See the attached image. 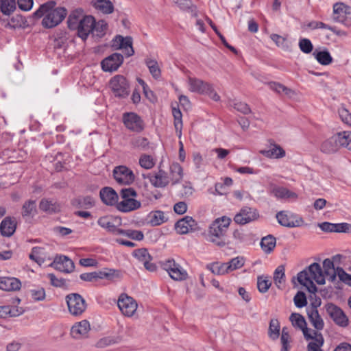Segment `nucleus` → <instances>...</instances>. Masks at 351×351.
Instances as JSON below:
<instances>
[{"instance_id":"nucleus-10","label":"nucleus","mask_w":351,"mask_h":351,"mask_svg":"<svg viewBox=\"0 0 351 351\" xmlns=\"http://www.w3.org/2000/svg\"><path fill=\"white\" fill-rule=\"evenodd\" d=\"M117 305L123 315L127 317L133 316L138 307L136 300L125 293L121 294L119 297Z\"/></svg>"},{"instance_id":"nucleus-21","label":"nucleus","mask_w":351,"mask_h":351,"mask_svg":"<svg viewBox=\"0 0 351 351\" xmlns=\"http://www.w3.org/2000/svg\"><path fill=\"white\" fill-rule=\"evenodd\" d=\"M90 330V325L88 320L84 319L76 322L71 329L72 337L76 339L86 337Z\"/></svg>"},{"instance_id":"nucleus-22","label":"nucleus","mask_w":351,"mask_h":351,"mask_svg":"<svg viewBox=\"0 0 351 351\" xmlns=\"http://www.w3.org/2000/svg\"><path fill=\"white\" fill-rule=\"evenodd\" d=\"M51 265L57 270L64 273H71L74 270V263L66 256H59L55 258Z\"/></svg>"},{"instance_id":"nucleus-50","label":"nucleus","mask_w":351,"mask_h":351,"mask_svg":"<svg viewBox=\"0 0 351 351\" xmlns=\"http://www.w3.org/2000/svg\"><path fill=\"white\" fill-rule=\"evenodd\" d=\"M82 10H77L71 13L67 20L68 26L70 29H74L78 27V24L82 19Z\"/></svg>"},{"instance_id":"nucleus-63","label":"nucleus","mask_w":351,"mask_h":351,"mask_svg":"<svg viewBox=\"0 0 351 351\" xmlns=\"http://www.w3.org/2000/svg\"><path fill=\"white\" fill-rule=\"evenodd\" d=\"M300 49L304 53H309L313 51V46L308 38H302L299 40Z\"/></svg>"},{"instance_id":"nucleus-61","label":"nucleus","mask_w":351,"mask_h":351,"mask_svg":"<svg viewBox=\"0 0 351 351\" xmlns=\"http://www.w3.org/2000/svg\"><path fill=\"white\" fill-rule=\"evenodd\" d=\"M337 276L339 277L340 280L347 283L350 274H347L343 268L337 267L331 276V280L334 281Z\"/></svg>"},{"instance_id":"nucleus-16","label":"nucleus","mask_w":351,"mask_h":351,"mask_svg":"<svg viewBox=\"0 0 351 351\" xmlns=\"http://www.w3.org/2000/svg\"><path fill=\"white\" fill-rule=\"evenodd\" d=\"M123 57L118 53H112L104 59L101 62L102 69L106 72H112L117 71L122 64Z\"/></svg>"},{"instance_id":"nucleus-46","label":"nucleus","mask_w":351,"mask_h":351,"mask_svg":"<svg viewBox=\"0 0 351 351\" xmlns=\"http://www.w3.org/2000/svg\"><path fill=\"white\" fill-rule=\"evenodd\" d=\"M74 204H76L78 207L85 209H88L94 206L95 205V199L91 196H84L79 197L75 199Z\"/></svg>"},{"instance_id":"nucleus-34","label":"nucleus","mask_w":351,"mask_h":351,"mask_svg":"<svg viewBox=\"0 0 351 351\" xmlns=\"http://www.w3.org/2000/svg\"><path fill=\"white\" fill-rule=\"evenodd\" d=\"M184 171L182 166L178 162H173L169 167V182L172 184H178L183 178Z\"/></svg>"},{"instance_id":"nucleus-32","label":"nucleus","mask_w":351,"mask_h":351,"mask_svg":"<svg viewBox=\"0 0 351 351\" xmlns=\"http://www.w3.org/2000/svg\"><path fill=\"white\" fill-rule=\"evenodd\" d=\"M338 139L339 134L337 133L336 135L324 141L321 145V151L326 154H330L337 151L340 147Z\"/></svg>"},{"instance_id":"nucleus-42","label":"nucleus","mask_w":351,"mask_h":351,"mask_svg":"<svg viewBox=\"0 0 351 351\" xmlns=\"http://www.w3.org/2000/svg\"><path fill=\"white\" fill-rule=\"evenodd\" d=\"M97 276L99 279L113 280L120 277V271L114 269L104 268L103 270L97 272Z\"/></svg>"},{"instance_id":"nucleus-8","label":"nucleus","mask_w":351,"mask_h":351,"mask_svg":"<svg viewBox=\"0 0 351 351\" xmlns=\"http://www.w3.org/2000/svg\"><path fill=\"white\" fill-rule=\"evenodd\" d=\"M122 121L125 127L131 132L140 133L145 129V123L141 117L135 112H125L122 115Z\"/></svg>"},{"instance_id":"nucleus-17","label":"nucleus","mask_w":351,"mask_h":351,"mask_svg":"<svg viewBox=\"0 0 351 351\" xmlns=\"http://www.w3.org/2000/svg\"><path fill=\"white\" fill-rule=\"evenodd\" d=\"M112 47L115 49H123L127 56H131L134 51L132 47V38L130 36L123 37L118 35L112 40Z\"/></svg>"},{"instance_id":"nucleus-15","label":"nucleus","mask_w":351,"mask_h":351,"mask_svg":"<svg viewBox=\"0 0 351 351\" xmlns=\"http://www.w3.org/2000/svg\"><path fill=\"white\" fill-rule=\"evenodd\" d=\"M95 24V18L91 15L84 16L78 24L77 35L83 40H86L90 34H92Z\"/></svg>"},{"instance_id":"nucleus-48","label":"nucleus","mask_w":351,"mask_h":351,"mask_svg":"<svg viewBox=\"0 0 351 351\" xmlns=\"http://www.w3.org/2000/svg\"><path fill=\"white\" fill-rule=\"evenodd\" d=\"M280 323L278 319H272L270 320L268 335L272 340H276L278 339L280 335Z\"/></svg>"},{"instance_id":"nucleus-9","label":"nucleus","mask_w":351,"mask_h":351,"mask_svg":"<svg viewBox=\"0 0 351 351\" xmlns=\"http://www.w3.org/2000/svg\"><path fill=\"white\" fill-rule=\"evenodd\" d=\"M303 335L305 340L309 341L307 351H324L322 347L324 343V339L321 332L310 328L306 329Z\"/></svg>"},{"instance_id":"nucleus-1","label":"nucleus","mask_w":351,"mask_h":351,"mask_svg":"<svg viewBox=\"0 0 351 351\" xmlns=\"http://www.w3.org/2000/svg\"><path fill=\"white\" fill-rule=\"evenodd\" d=\"M53 1H47L40 5L34 12V17L43 18L42 25L45 28H53L58 25L65 19L67 10L62 7H56Z\"/></svg>"},{"instance_id":"nucleus-4","label":"nucleus","mask_w":351,"mask_h":351,"mask_svg":"<svg viewBox=\"0 0 351 351\" xmlns=\"http://www.w3.org/2000/svg\"><path fill=\"white\" fill-rule=\"evenodd\" d=\"M121 201H118L117 209L122 213H130L141 208V203L136 199L137 193L131 187L120 191Z\"/></svg>"},{"instance_id":"nucleus-30","label":"nucleus","mask_w":351,"mask_h":351,"mask_svg":"<svg viewBox=\"0 0 351 351\" xmlns=\"http://www.w3.org/2000/svg\"><path fill=\"white\" fill-rule=\"evenodd\" d=\"M261 154L269 158H282L285 156V151L277 144H271L267 149L261 150Z\"/></svg>"},{"instance_id":"nucleus-38","label":"nucleus","mask_w":351,"mask_h":351,"mask_svg":"<svg viewBox=\"0 0 351 351\" xmlns=\"http://www.w3.org/2000/svg\"><path fill=\"white\" fill-rule=\"evenodd\" d=\"M36 213L37 210L35 200L29 199L23 204L21 210L23 217L32 218Z\"/></svg>"},{"instance_id":"nucleus-31","label":"nucleus","mask_w":351,"mask_h":351,"mask_svg":"<svg viewBox=\"0 0 351 351\" xmlns=\"http://www.w3.org/2000/svg\"><path fill=\"white\" fill-rule=\"evenodd\" d=\"M93 8L104 14H110L114 12V7L110 0H92Z\"/></svg>"},{"instance_id":"nucleus-27","label":"nucleus","mask_w":351,"mask_h":351,"mask_svg":"<svg viewBox=\"0 0 351 351\" xmlns=\"http://www.w3.org/2000/svg\"><path fill=\"white\" fill-rule=\"evenodd\" d=\"M333 14L335 21L343 23L351 14V8L343 3H336L333 5Z\"/></svg>"},{"instance_id":"nucleus-18","label":"nucleus","mask_w":351,"mask_h":351,"mask_svg":"<svg viewBox=\"0 0 351 351\" xmlns=\"http://www.w3.org/2000/svg\"><path fill=\"white\" fill-rule=\"evenodd\" d=\"M145 179H148L154 186L156 188H163L169 184V178L167 172L163 170H159L155 173L143 174Z\"/></svg>"},{"instance_id":"nucleus-58","label":"nucleus","mask_w":351,"mask_h":351,"mask_svg":"<svg viewBox=\"0 0 351 351\" xmlns=\"http://www.w3.org/2000/svg\"><path fill=\"white\" fill-rule=\"evenodd\" d=\"M29 294L34 301H43L45 298V291L43 287H37L29 291Z\"/></svg>"},{"instance_id":"nucleus-11","label":"nucleus","mask_w":351,"mask_h":351,"mask_svg":"<svg viewBox=\"0 0 351 351\" xmlns=\"http://www.w3.org/2000/svg\"><path fill=\"white\" fill-rule=\"evenodd\" d=\"M110 87L116 97H125L129 94V85L126 78L122 75H116L110 81Z\"/></svg>"},{"instance_id":"nucleus-26","label":"nucleus","mask_w":351,"mask_h":351,"mask_svg":"<svg viewBox=\"0 0 351 351\" xmlns=\"http://www.w3.org/2000/svg\"><path fill=\"white\" fill-rule=\"evenodd\" d=\"M195 226V221L191 217L186 216L176 222L175 228L178 233L184 234L193 231Z\"/></svg>"},{"instance_id":"nucleus-41","label":"nucleus","mask_w":351,"mask_h":351,"mask_svg":"<svg viewBox=\"0 0 351 351\" xmlns=\"http://www.w3.org/2000/svg\"><path fill=\"white\" fill-rule=\"evenodd\" d=\"M206 268L215 275H225L230 273L226 263H213L207 265Z\"/></svg>"},{"instance_id":"nucleus-14","label":"nucleus","mask_w":351,"mask_h":351,"mask_svg":"<svg viewBox=\"0 0 351 351\" xmlns=\"http://www.w3.org/2000/svg\"><path fill=\"white\" fill-rule=\"evenodd\" d=\"M258 217L259 214L256 209L245 206L235 215L234 221L237 224L245 225L256 220Z\"/></svg>"},{"instance_id":"nucleus-59","label":"nucleus","mask_w":351,"mask_h":351,"mask_svg":"<svg viewBox=\"0 0 351 351\" xmlns=\"http://www.w3.org/2000/svg\"><path fill=\"white\" fill-rule=\"evenodd\" d=\"M131 144L134 147L145 149L149 146V141L147 138L137 136L132 140Z\"/></svg>"},{"instance_id":"nucleus-36","label":"nucleus","mask_w":351,"mask_h":351,"mask_svg":"<svg viewBox=\"0 0 351 351\" xmlns=\"http://www.w3.org/2000/svg\"><path fill=\"white\" fill-rule=\"evenodd\" d=\"M289 320L291 322L292 326L297 329L302 331L303 335L306 331V329H309L306 326V322L304 317L297 313H293L289 317Z\"/></svg>"},{"instance_id":"nucleus-23","label":"nucleus","mask_w":351,"mask_h":351,"mask_svg":"<svg viewBox=\"0 0 351 351\" xmlns=\"http://www.w3.org/2000/svg\"><path fill=\"white\" fill-rule=\"evenodd\" d=\"M307 316L311 324L315 328L316 331L322 330L324 327V322L316 306H311L306 308Z\"/></svg>"},{"instance_id":"nucleus-7","label":"nucleus","mask_w":351,"mask_h":351,"mask_svg":"<svg viewBox=\"0 0 351 351\" xmlns=\"http://www.w3.org/2000/svg\"><path fill=\"white\" fill-rule=\"evenodd\" d=\"M161 267L167 271L169 276L174 280H184L188 277L186 271L173 259H167L161 263Z\"/></svg>"},{"instance_id":"nucleus-56","label":"nucleus","mask_w":351,"mask_h":351,"mask_svg":"<svg viewBox=\"0 0 351 351\" xmlns=\"http://www.w3.org/2000/svg\"><path fill=\"white\" fill-rule=\"evenodd\" d=\"M271 285L269 277L259 276L257 279V287L261 293H266Z\"/></svg>"},{"instance_id":"nucleus-33","label":"nucleus","mask_w":351,"mask_h":351,"mask_svg":"<svg viewBox=\"0 0 351 351\" xmlns=\"http://www.w3.org/2000/svg\"><path fill=\"white\" fill-rule=\"evenodd\" d=\"M39 208L48 214H53L60 211V205L55 200L43 199L40 202Z\"/></svg>"},{"instance_id":"nucleus-60","label":"nucleus","mask_w":351,"mask_h":351,"mask_svg":"<svg viewBox=\"0 0 351 351\" xmlns=\"http://www.w3.org/2000/svg\"><path fill=\"white\" fill-rule=\"evenodd\" d=\"M268 86L271 90L278 93H284L285 95H288L292 93V90L290 88L278 82H269Z\"/></svg>"},{"instance_id":"nucleus-19","label":"nucleus","mask_w":351,"mask_h":351,"mask_svg":"<svg viewBox=\"0 0 351 351\" xmlns=\"http://www.w3.org/2000/svg\"><path fill=\"white\" fill-rule=\"evenodd\" d=\"M327 311L332 319L336 324L341 327H346L348 325V318L344 312L338 306L334 304L328 305Z\"/></svg>"},{"instance_id":"nucleus-54","label":"nucleus","mask_w":351,"mask_h":351,"mask_svg":"<svg viewBox=\"0 0 351 351\" xmlns=\"http://www.w3.org/2000/svg\"><path fill=\"white\" fill-rule=\"evenodd\" d=\"M138 162L142 168L145 169H151L154 167L156 160L150 155L143 154L140 156Z\"/></svg>"},{"instance_id":"nucleus-25","label":"nucleus","mask_w":351,"mask_h":351,"mask_svg":"<svg viewBox=\"0 0 351 351\" xmlns=\"http://www.w3.org/2000/svg\"><path fill=\"white\" fill-rule=\"evenodd\" d=\"M99 195L101 201L108 206H114L117 208V205L119 200V195L117 192L111 187H104L99 193Z\"/></svg>"},{"instance_id":"nucleus-64","label":"nucleus","mask_w":351,"mask_h":351,"mask_svg":"<svg viewBox=\"0 0 351 351\" xmlns=\"http://www.w3.org/2000/svg\"><path fill=\"white\" fill-rule=\"evenodd\" d=\"M339 115L341 121L351 127V113L345 108L339 109Z\"/></svg>"},{"instance_id":"nucleus-24","label":"nucleus","mask_w":351,"mask_h":351,"mask_svg":"<svg viewBox=\"0 0 351 351\" xmlns=\"http://www.w3.org/2000/svg\"><path fill=\"white\" fill-rule=\"evenodd\" d=\"M187 84L189 90L195 93L204 95L206 90H208L209 83L200 79L189 76L187 77Z\"/></svg>"},{"instance_id":"nucleus-39","label":"nucleus","mask_w":351,"mask_h":351,"mask_svg":"<svg viewBox=\"0 0 351 351\" xmlns=\"http://www.w3.org/2000/svg\"><path fill=\"white\" fill-rule=\"evenodd\" d=\"M172 114L174 118V127L176 130V132L179 138L182 136V114L179 108L173 107L172 108Z\"/></svg>"},{"instance_id":"nucleus-29","label":"nucleus","mask_w":351,"mask_h":351,"mask_svg":"<svg viewBox=\"0 0 351 351\" xmlns=\"http://www.w3.org/2000/svg\"><path fill=\"white\" fill-rule=\"evenodd\" d=\"M271 193L277 199H296L298 198L295 193L283 186H274L271 190Z\"/></svg>"},{"instance_id":"nucleus-5","label":"nucleus","mask_w":351,"mask_h":351,"mask_svg":"<svg viewBox=\"0 0 351 351\" xmlns=\"http://www.w3.org/2000/svg\"><path fill=\"white\" fill-rule=\"evenodd\" d=\"M66 302L69 313L73 317H80L87 308V303L85 299L80 294L72 293L68 294Z\"/></svg>"},{"instance_id":"nucleus-45","label":"nucleus","mask_w":351,"mask_h":351,"mask_svg":"<svg viewBox=\"0 0 351 351\" xmlns=\"http://www.w3.org/2000/svg\"><path fill=\"white\" fill-rule=\"evenodd\" d=\"M15 9V0H0V10L4 15H10Z\"/></svg>"},{"instance_id":"nucleus-40","label":"nucleus","mask_w":351,"mask_h":351,"mask_svg":"<svg viewBox=\"0 0 351 351\" xmlns=\"http://www.w3.org/2000/svg\"><path fill=\"white\" fill-rule=\"evenodd\" d=\"M147 219L149 223L153 226H159L166 221L165 213L161 210H155L151 212L148 215Z\"/></svg>"},{"instance_id":"nucleus-47","label":"nucleus","mask_w":351,"mask_h":351,"mask_svg":"<svg viewBox=\"0 0 351 351\" xmlns=\"http://www.w3.org/2000/svg\"><path fill=\"white\" fill-rule=\"evenodd\" d=\"M262 250L266 253H270L276 246V239L271 235H268L262 239L261 241Z\"/></svg>"},{"instance_id":"nucleus-52","label":"nucleus","mask_w":351,"mask_h":351,"mask_svg":"<svg viewBox=\"0 0 351 351\" xmlns=\"http://www.w3.org/2000/svg\"><path fill=\"white\" fill-rule=\"evenodd\" d=\"M145 63L153 77L155 79L159 78L161 75V71L157 61L154 59H147Z\"/></svg>"},{"instance_id":"nucleus-35","label":"nucleus","mask_w":351,"mask_h":351,"mask_svg":"<svg viewBox=\"0 0 351 351\" xmlns=\"http://www.w3.org/2000/svg\"><path fill=\"white\" fill-rule=\"evenodd\" d=\"M16 230V222L11 217H5L1 222L0 230L2 235L5 237L12 236Z\"/></svg>"},{"instance_id":"nucleus-49","label":"nucleus","mask_w":351,"mask_h":351,"mask_svg":"<svg viewBox=\"0 0 351 351\" xmlns=\"http://www.w3.org/2000/svg\"><path fill=\"white\" fill-rule=\"evenodd\" d=\"M302 28L304 30H308V29L314 30V29H329L330 31L334 32L333 27L329 26L328 25H327L323 22L317 21H309V22L304 23L302 25Z\"/></svg>"},{"instance_id":"nucleus-37","label":"nucleus","mask_w":351,"mask_h":351,"mask_svg":"<svg viewBox=\"0 0 351 351\" xmlns=\"http://www.w3.org/2000/svg\"><path fill=\"white\" fill-rule=\"evenodd\" d=\"M285 269L283 265H279L274 271V281L279 289H283L285 285Z\"/></svg>"},{"instance_id":"nucleus-55","label":"nucleus","mask_w":351,"mask_h":351,"mask_svg":"<svg viewBox=\"0 0 351 351\" xmlns=\"http://www.w3.org/2000/svg\"><path fill=\"white\" fill-rule=\"evenodd\" d=\"M317 62L322 65H328L332 61V58L328 51H322L315 53Z\"/></svg>"},{"instance_id":"nucleus-62","label":"nucleus","mask_w":351,"mask_h":351,"mask_svg":"<svg viewBox=\"0 0 351 351\" xmlns=\"http://www.w3.org/2000/svg\"><path fill=\"white\" fill-rule=\"evenodd\" d=\"M194 192V188L190 182H185L182 185V189L180 190V195L182 197L188 198L191 197Z\"/></svg>"},{"instance_id":"nucleus-53","label":"nucleus","mask_w":351,"mask_h":351,"mask_svg":"<svg viewBox=\"0 0 351 351\" xmlns=\"http://www.w3.org/2000/svg\"><path fill=\"white\" fill-rule=\"evenodd\" d=\"M340 147H345L351 151V132L343 131L338 132Z\"/></svg>"},{"instance_id":"nucleus-44","label":"nucleus","mask_w":351,"mask_h":351,"mask_svg":"<svg viewBox=\"0 0 351 351\" xmlns=\"http://www.w3.org/2000/svg\"><path fill=\"white\" fill-rule=\"evenodd\" d=\"M281 350L280 351H289L291 348V338L287 328L284 327L282 329L280 336Z\"/></svg>"},{"instance_id":"nucleus-43","label":"nucleus","mask_w":351,"mask_h":351,"mask_svg":"<svg viewBox=\"0 0 351 351\" xmlns=\"http://www.w3.org/2000/svg\"><path fill=\"white\" fill-rule=\"evenodd\" d=\"M108 24L104 20L97 22L95 20V24L93 27L92 35L94 37L101 38L104 36L107 30Z\"/></svg>"},{"instance_id":"nucleus-13","label":"nucleus","mask_w":351,"mask_h":351,"mask_svg":"<svg viewBox=\"0 0 351 351\" xmlns=\"http://www.w3.org/2000/svg\"><path fill=\"white\" fill-rule=\"evenodd\" d=\"M113 176L118 184L123 185L131 184L135 179L133 171L126 166L122 165L114 169Z\"/></svg>"},{"instance_id":"nucleus-20","label":"nucleus","mask_w":351,"mask_h":351,"mask_svg":"<svg viewBox=\"0 0 351 351\" xmlns=\"http://www.w3.org/2000/svg\"><path fill=\"white\" fill-rule=\"evenodd\" d=\"M133 255L140 262L143 263L145 269L149 271L156 270V265L152 263V257L149 254L148 250L145 248H141L134 251Z\"/></svg>"},{"instance_id":"nucleus-57","label":"nucleus","mask_w":351,"mask_h":351,"mask_svg":"<svg viewBox=\"0 0 351 351\" xmlns=\"http://www.w3.org/2000/svg\"><path fill=\"white\" fill-rule=\"evenodd\" d=\"M244 258L241 256L233 258L229 262L226 263L230 272L241 268L244 265Z\"/></svg>"},{"instance_id":"nucleus-3","label":"nucleus","mask_w":351,"mask_h":351,"mask_svg":"<svg viewBox=\"0 0 351 351\" xmlns=\"http://www.w3.org/2000/svg\"><path fill=\"white\" fill-rule=\"evenodd\" d=\"M231 221V219L226 216L215 219L208 228L210 241L220 247L225 246L227 244L226 234Z\"/></svg>"},{"instance_id":"nucleus-2","label":"nucleus","mask_w":351,"mask_h":351,"mask_svg":"<svg viewBox=\"0 0 351 351\" xmlns=\"http://www.w3.org/2000/svg\"><path fill=\"white\" fill-rule=\"evenodd\" d=\"M299 283L306 287L310 293H315L317 287L313 281L319 285H324L325 276L319 264L313 263L307 268L299 272L297 276Z\"/></svg>"},{"instance_id":"nucleus-28","label":"nucleus","mask_w":351,"mask_h":351,"mask_svg":"<svg viewBox=\"0 0 351 351\" xmlns=\"http://www.w3.org/2000/svg\"><path fill=\"white\" fill-rule=\"evenodd\" d=\"M21 281L13 277H1L0 289L6 291H17L21 289Z\"/></svg>"},{"instance_id":"nucleus-6","label":"nucleus","mask_w":351,"mask_h":351,"mask_svg":"<svg viewBox=\"0 0 351 351\" xmlns=\"http://www.w3.org/2000/svg\"><path fill=\"white\" fill-rule=\"evenodd\" d=\"M97 224L112 234L121 235L125 234V230L120 228L122 225V219L118 216L106 215L101 217L97 220Z\"/></svg>"},{"instance_id":"nucleus-51","label":"nucleus","mask_w":351,"mask_h":351,"mask_svg":"<svg viewBox=\"0 0 351 351\" xmlns=\"http://www.w3.org/2000/svg\"><path fill=\"white\" fill-rule=\"evenodd\" d=\"M82 10H77L71 13L67 20L68 26L70 29H74L78 27V24L82 19Z\"/></svg>"},{"instance_id":"nucleus-12","label":"nucleus","mask_w":351,"mask_h":351,"mask_svg":"<svg viewBox=\"0 0 351 351\" xmlns=\"http://www.w3.org/2000/svg\"><path fill=\"white\" fill-rule=\"evenodd\" d=\"M278 223L283 226L293 228L301 226L304 221L299 215L287 211H280L276 214Z\"/></svg>"}]
</instances>
